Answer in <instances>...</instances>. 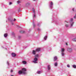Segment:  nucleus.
<instances>
[{"label":"nucleus","instance_id":"nucleus-28","mask_svg":"<svg viewBox=\"0 0 76 76\" xmlns=\"http://www.w3.org/2000/svg\"><path fill=\"white\" fill-rule=\"evenodd\" d=\"M30 4H29V3H28L27 4V5H29Z\"/></svg>","mask_w":76,"mask_h":76},{"label":"nucleus","instance_id":"nucleus-20","mask_svg":"<svg viewBox=\"0 0 76 76\" xmlns=\"http://www.w3.org/2000/svg\"><path fill=\"white\" fill-rule=\"evenodd\" d=\"M47 38V36H45L44 37V39L45 40H46Z\"/></svg>","mask_w":76,"mask_h":76},{"label":"nucleus","instance_id":"nucleus-18","mask_svg":"<svg viewBox=\"0 0 76 76\" xmlns=\"http://www.w3.org/2000/svg\"><path fill=\"white\" fill-rule=\"evenodd\" d=\"M72 67L74 69H76V65H72Z\"/></svg>","mask_w":76,"mask_h":76},{"label":"nucleus","instance_id":"nucleus-35","mask_svg":"<svg viewBox=\"0 0 76 76\" xmlns=\"http://www.w3.org/2000/svg\"><path fill=\"white\" fill-rule=\"evenodd\" d=\"M33 1H36L37 0H33Z\"/></svg>","mask_w":76,"mask_h":76},{"label":"nucleus","instance_id":"nucleus-16","mask_svg":"<svg viewBox=\"0 0 76 76\" xmlns=\"http://www.w3.org/2000/svg\"><path fill=\"white\" fill-rule=\"evenodd\" d=\"M61 53H63V52H64V49L63 48H61Z\"/></svg>","mask_w":76,"mask_h":76},{"label":"nucleus","instance_id":"nucleus-12","mask_svg":"<svg viewBox=\"0 0 76 76\" xmlns=\"http://www.w3.org/2000/svg\"><path fill=\"white\" fill-rule=\"evenodd\" d=\"M48 70H50L51 69V66H50V65H48Z\"/></svg>","mask_w":76,"mask_h":76},{"label":"nucleus","instance_id":"nucleus-34","mask_svg":"<svg viewBox=\"0 0 76 76\" xmlns=\"http://www.w3.org/2000/svg\"><path fill=\"white\" fill-rule=\"evenodd\" d=\"M66 45H67V43H66Z\"/></svg>","mask_w":76,"mask_h":76},{"label":"nucleus","instance_id":"nucleus-19","mask_svg":"<svg viewBox=\"0 0 76 76\" xmlns=\"http://www.w3.org/2000/svg\"><path fill=\"white\" fill-rule=\"evenodd\" d=\"M58 64V63H57V62H56L54 64V66H57Z\"/></svg>","mask_w":76,"mask_h":76},{"label":"nucleus","instance_id":"nucleus-33","mask_svg":"<svg viewBox=\"0 0 76 76\" xmlns=\"http://www.w3.org/2000/svg\"><path fill=\"white\" fill-rule=\"evenodd\" d=\"M74 8H73V9H72V10H73V11H74Z\"/></svg>","mask_w":76,"mask_h":76},{"label":"nucleus","instance_id":"nucleus-3","mask_svg":"<svg viewBox=\"0 0 76 76\" xmlns=\"http://www.w3.org/2000/svg\"><path fill=\"white\" fill-rule=\"evenodd\" d=\"M37 61H38V58H37L34 57V60L33 61V62L34 63H37Z\"/></svg>","mask_w":76,"mask_h":76},{"label":"nucleus","instance_id":"nucleus-32","mask_svg":"<svg viewBox=\"0 0 76 76\" xmlns=\"http://www.w3.org/2000/svg\"><path fill=\"white\" fill-rule=\"evenodd\" d=\"M74 18H75V19H76V16H75L74 17Z\"/></svg>","mask_w":76,"mask_h":76},{"label":"nucleus","instance_id":"nucleus-22","mask_svg":"<svg viewBox=\"0 0 76 76\" xmlns=\"http://www.w3.org/2000/svg\"><path fill=\"white\" fill-rule=\"evenodd\" d=\"M20 33H24V32H25V31H20Z\"/></svg>","mask_w":76,"mask_h":76},{"label":"nucleus","instance_id":"nucleus-8","mask_svg":"<svg viewBox=\"0 0 76 76\" xmlns=\"http://www.w3.org/2000/svg\"><path fill=\"white\" fill-rule=\"evenodd\" d=\"M43 72L42 71H37V74H41V73H43Z\"/></svg>","mask_w":76,"mask_h":76},{"label":"nucleus","instance_id":"nucleus-13","mask_svg":"<svg viewBox=\"0 0 76 76\" xmlns=\"http://www.w3.org/2000/svg\"><path fill=\"white\" fill-rule=\"evenodd\" d=\"M39 57V54H37L36 55L34 56V58H38Z\"/></svg>","mask_w":76,"mask_h":76},{"label":"nucleus","instance_id":"nucleus-26","mask_svg":"<svg viewBox=\"0 0 76 76\" xmlns=\"http://www.w3.org/2000/svg\"><path fill=\"white\" fill-rule=\"evenodd\" d=\"M33 26L34 27H35V25L34 23L33 24Z\"/></svg>","mask_w":76,"mask_h":76},{"label":"nucleus","instance_id":"nucleus-6","mask_svg":"<svg viewBox=\"0 0 76 76\" xmlns=\"http://www.w3.org/2000/svg\"><path fill=\"white\" fill-rule=\"evenodd\" d=\"M36 52H37L36 50H33L32 52V54L33 55H35V54H36Z\"/></svg>","mask_w":76,"mask_h":76},{"label":"nucleus","instance_id":"nucleus-11","mask_svg":"<svg viewBox=\"0 0 76 76\" xmlns=\"http://www.w3.org/2000/svg\"><path fill=\"white\" fill-rule=\"evenodd\" d=\"M65 55V53H64L63 52H61V56L62 57H63V56H64Z\"/></svg>","mask_w":76,"mask_h":76},{"label":"nucleus","instance_id":"nucleus-29","mask_svg":"<svg viewBox=\"0 0 76 76\" xmlns=\"http://www.w3.org/2000/svg\"><path fill=\"white\" fill-rule=\"evenodd\" d=\"M11 72H13V70H11Z\"/></svg>","mask_w":76,"mask_h":76},{"label":"nucleus","instance_id":"nucleus-31","mask_svg":"<svg viewBox=\"0 0 76 76\" xmlns=\"http://www.w3.org/2000/svg\"><path fill=\"white\" fill-rule=\"evenodd\" d=\"M15 20H16V19L14 18V21H15Z\"/></svg>","mask_w":76,"mask_h":76},{"label":"nucleus","instance_id":"nucleus-17","mask_svg":"<svg viewBox=\"0 0 76 76\" xmlns=\"http://www.w3.org/2000/svg\"><path fill=\"white\" fill-rule=\"evenodd\" d=\"M54 61H56L57 59V56H55L54 57Z\"/></svg>","mask_w":76,"mask_h":76},{"label":"nucleus","instance_id":"nucleus-27","mask_svg":"<svg viewBox=\"0 0 76 76\" xmlns=\"http://www.w3.org/2000/svg\"><path fill=\"white\" fill-rule=\"evenodd\" d=\"M12 4V2H10L9 3V5H10V4Z\"/></svg>","mask_w":76,"mask_h":76},{"label":"nucleus","instance_id":"nucleus-30","mask_svg":"<svg viewBox=\"0 0 76 76\" xmlns=\"http://www.w3.org/2000/svg\"><path fill=\"white\" fill-rule=\"evenodd\" d=\"M21 36H19L18 37V38H21Z\"/></svg>","mask_w":76,"mask_h":76},{"label":"nucleus","instance_id":"nucleus-36","mask_svg":"<svg viewBox=\"0 0 76 76\" xmlns=\"http://www.w3.org/2000/svg\"><path fill=\"white\" fill-rule=\"evenodd\" d=\"M12 24L13 25V23H12Z\"/></svg>","mask_w":76,"mask_h":76},{"label":"nucleus","instance_id":"nucleus-7","mask_svg":"<svg viewBox=\"0 0 76 76\" xmlns=\"http://www.w3.org/2000/svg\"><path fill=\"white\" fill-rule=\"evenodd\" d=\"M67 50L69 52H72V49L71 48H67Z\"/></svg>","mask_w":76,"mask_h":76},{"label":"nucleus","instance_id":"nucleus-10","mask_svg":"<svg viewBox=\"0 0 76 76\" xmlns=\"http://www.w3.org/2000/svg\"><path fill=\"white\" fill-rule=\"evenodd\" d=\"M16 54H15L14 53H12V57H16Z\"/></svg>","mask_w":76,"mask_h":76},{"label":"nucleus","instance_id":"nucleus-15","mask_svg":"<svg viewBox=\"0 0 76 76\" xmlns=\"http://www.w3.org/2000/svg\"><path fill=\"white\" fill-rule=\"evenodd\" d=\"M67 23V21H66L65 22V23L66 24L65 25V26H66V27H69V25L68 24H67V23Z\"/></svg>","mask_w":76,"mask_h":76},{"label":"nucleus","instance_id":"nucleus-38","mask_svg":"<svg viewBox=\"0 0 76 76\" xmlns=\"http://www.w3.org/2000/svg\"><path fill=\"white\" fill-rule=\"evenodd\" d=\"M12 35H13V34H12Z\"/></svg>","mask_w":76,"mask_h":76},{"label":"nucleus","instance_id":"nucleus-2","mask_svg":"<svg viewBox=\"0 0 76 76\" xmlns=\"http://www.w3.org/2000/svg\"><path fill=\"white\" fill-rule=\"evenodd\" d=\"M69 23L71 24V27H72V26H73V24L74 23V22H73V18H71L70 21H69Z\"/></svg>","mask_w":76,"mask_h":76},{"label":"nucleus","instance_id":"nucleus-37","mask_svg":"<svg viewBox=\"0 0 76 76\" xmlns=\"http://www.w3.org/2000/svg\"><path fill=\"white\" fill-rule=\"evenodd\" d=\"M11 76H14L11 75Z\"/></svg>","mask_w":76,"mask_h":76},{"label":"nucleus","instance_id":"nucleus-9","mask_svg":"<svg viewBox=\"0 0 76 76\" xmlns=\"http://www.w3.org/2000/svg\"><path fill=\"white\" fill-rule=\"evenodd\" d=\"M40 50H41V48H39L36 49V52H39V51H40Z\"/></svg>","mask_w":76,"mask_h":76},{"label":"nucleus","instance_id":"nucleus-5","mask_svg":"<svg viewBox=\"0 0 76 76\" xmlns=\"http://www.w3.org/2000/svg\"><path fill=\"white\" fill-rule=\"evenodd\" d=\"M32 10H33V12L34 13L33 17L35 18V10H34V8H32Z\"/></svg>","mask_w":76,"mask_h":76},{"label":"nucleus","instance_id":"nucleus-1","mask_svg":"<svg viewBox=\"0 0 76 76\" xmlns=\"http://www.w3.org/2000/svg\"><path fill=\"white\" fill-rule=\"evenodd\" d=\"M26 69L25 68H23L22 69V71L20 70L18 72V73L19 75L21 74H24L25 75L26 74Z\"/></svg>","mask_w":76,"mask_h":76},{"label":"nucleus","instance_id":"nucleus-23","mask_svg":"<svg viewBox=\"0 0 76 76\" xmlns=\"http://www.w3.org/2000/svg\"><path fill=\"white\" fill-rule=\"evenodd\" d=\"M7 65H8V66H9V63L8 61H7Z\"/></svg>","mask_w":76,"mask_h":76},{"label":"nucleus","instance_id":"nucleus-24","mask_svg":"<svg viewBox=\"0 0 76 76\" xmlns=\"http://www.w3.org/2000/svg\"><path fill=\"white\" fill-rule=\"evenodd\" d=\"M20 3V1H17V3H18V4H19V3Z\"/></svg>","mask_w":76,"mask_h":76},{"label":"nucleus","instance_id":"nucleus-25","mask_svg":"<svg viewBox=\"0 0 76 76\" xmlns=\"http://www.w3.org/2000/svg\"><path fill=\"white\" fill-rule=\"evenodd\" d=\"M67 67H69V68L70 67V65H69V64L67 65Z\"/></svg>","mask_w":76,"mask_h":76},{"label":"nucleus","instance_id":"nucleus-14","mask_svg":"<svg viewBox=\"0 0 76 76\" xmlns=\"http://www.w3.org/2000/svg\"><path fill=\"white\" fill-rule=\"evenodd\" d=\"M22 63L23 64H26L27 63V62H26V61H22Z\"/></svg>","mask_w":76,"mask_h":76},{"label":"nucleus","instance_id":"nucleus-4","mask_svg":"<svg viewBox=\"0 0 76 76\" xmlns=\"http://www.w3.org/2000/svg\"><path fill=\"white\" fill-rule=\"evenodd\" d=\"M53 6V2H51L49 3V7L50 8H52Z\"/></svg>","mask_w":76,"mask_h":76},{"label":"nucleus","instance_id":"nucleus-21","mask_svg":"<svg viewBox=\"0 0 76 76\" xmlns=\"http://www.w3.org/2000/svg\"><path fill=\"white\" fill-rule=\"evenodd\" d=\"M7 34H4V37H7Z\"/></svg>","mask_w":76,"mask_h":76},{"label":"nucleus","instance_id":"nucleus-39","mask_svg":"<svg viewBox=\"0 0 76 76\" xmlns=\"http://www.w3.org/2000/svg\"><path fill=\"white\" fill-rule=\"evenodd\" d=\"M75 1H76V0Z\"/></svg>","mask_w":76,"mask_h":76}]
</instances>
